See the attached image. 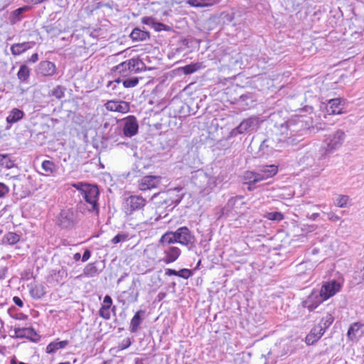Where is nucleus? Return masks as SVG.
Listing matches in <instances>:
<instances>
[{"mask_svg":"<svg viewBox=\"0 0 364 364\" xmlns=\"http://www.w3.org/2000/svg\"><path fill=\"white\" fill-rule=\"evenodd\" d=\"M80 198L83 200L77 204V210L81 213H85V209L90 213H94L95 215L99 214V189L97 186L92 185L87 186Z\"/></svg>","mask_w":364,"mask_h":364,"instance_id":"f257e3e1","label":"nucleus"},{"mask_svg":"<svg viewBox=\"0 0 364 364\" xmlns=\"http://www.w3.org/2000/svg\"><path fill=\"white\" fill-rule=\"evenodd\" d=\"M283 147L282 137H279L278 132H274L261 142L257 153V157L267 158L275 151H279Z\"/></svg>","mask_w":364,"mask_h":364,"instance_id":"f03ea898","label":"nucleus"},{"mask_svg":"<svg viewBox=\"0 0 364 364\" xmlns=\"http://www.w3.org/2000/svg\"><path fill=\"white\" fill-rule=\"evenodd\" d=\"M146 68L144 62L139 58H132L127 60L112 68V71L115 74L125 77L132 74L141 72Z\"/></svg>","mask_w":364,"mask_h":364,"instance_id":"7ed1b4c3","label":"nucleus"},{"mask_svg":"<svg viewBox=\"0 0 364 364\" xmlns=\"http://www.w3.org/2000/svg\"><path fill=\"white\" fill-rule=\"evenodd\" d=\"M77 223V213L73 208L63 209L58 216V225L63 229H73Z\"/></svg>","mask_w":364,"mask_h":364,"instance_id":"20e7f679","label":"nucleus"},{"mask_svg":"<svg viewBox=\"0 0 364 364\" xmlns=\"http://www.w3.org/2000/svg\"><path fill=\"white\" fill-rule=\"evenodd\" d=\"M174 232L177 243L187 247L189 250L195 247L196 237L186 226L178 228Z\"/></svg>","mask_w":364,"mask_h":364,"instance_id":"39448f33","label":"nucleus"},{"mask_svg":"<svg viewBox=\"0 0 364 364\" xmlns=\"http://www.w3.org/2000/svg\"><path fill=\"white\" fill-rule=\"evenodd\" d=\"M137 284H140L139 279H134L128 290L122 292L118 300L122 304L135 303L138 301L139 292L137 289Z\"/></svg>","mask_w":364,"mask_h":364,"instance_id":"423d86ee","label":"nucleus"},{"mask_svg":"<svg viewBox=\"0 0 364 364\" xmlns=\"http://www.w3.org/2000/svg\"><path fill=\"white\" fill-rule=\"evenodd\" d=\"M146 200L140 196L132 195L124 203V211L126 215H132L134 212L141 210L146 205Z\"/></svg>","mask_w":364,"mask_h":364,"instance_id":"0eeeda50","label":"nucleus"},{"mask_svg":"<svg viewBox=\"0 0 364 364\" xmlns=\"http://www.w3.org/2000/svg\"><path fill=\"white\" fill-rule=\"evenodd\" d=\"M258 123V120L255 117L245 119L237 127L232 129L230 136L234 137L238 134L253 132L257 129Z\"/></svg>","mask_w":364,"mask_h":364,"instance_id":"6e6552de","label":"nucleus"},{"mask_svg":"<svg viewBox=\"0 0 364 364\" xmlns=\"http://www.w3.org/2000/svg\"><path fill=\"white\" fill-rule=\"evenodd\" d=\"M345 139V133L341 129L336 130L335 132L329 134L325 142L326 144V151L332 152L338 149L343 144Z\"/></svg>","mask_w":364,"mask_h":364,"instance_id":"1a4fd4ad","label":"nucleus"},{"mask_svg":"<svg viewBox=\"0 0 364 364\" xmlns=\"http://www.w3.org/2000/svg\"><path fill=\"white\" fill-rule=\"evenodd\" d=\"M326 301L318 289L312 290L310 295L302 301V306L312 311L316 309L322 302Z\"/></svg>","mask_w":364,"mask_h":364,"instance_id":"9d476101","label":"nucleus"},{"mask_svg":"<svg viewBox=\"0 0 364 364\" xmlns=\"http://www.w3.org/2000/svg\"><path fill=\"white\" fill-rule=\"evenodd\" d=\"M122 132L125 136L132 137L136 135L139 129V124L136 117L129 115L122 119Z\"/></svg>","mask_w":364,"mask_h":364,"instance_id":"9b49d317","label":"nucleus"},{"mask_svg":"<svg viewBox=\"0 0 364 364\" xmlns=\"http://www.w3.org/2000/svg\"><path fill=\"white\" fill-rule=\"evenodd\" d=\"M161 182V177L159 176L148 175L142 177L138 181V188L141 191H147L157 188Z\"/></svg>","mask_w":364,"mask_h":364,"instance_id":"f8f14e48","label":"nucleus"},{"mask_svg":"<svg viewBox=\"0 0 364 364\" xmlns=\"http://www.w3.org/2000/svg\"><path fill=\"white\" fill-rule=\"evenodd\" d=\"M341 284L336 281L332 280L330 282H325L321 289L318 291L323 296V297L327 300L330 297L334 296L337 292H338L341 290Z\"/></svg>","mask_w":364,"mask_h":364,"instance_id":"ddd939ff","label":"nucleus"},{"mask_svg":"<svg viewBox=\"0 0 364 364\" xmlns=\"http://www.w3.org/2000/svg\"><path fill=\"white\" fill-rule=\"evenodd\" d=\"M56 72L55 65L48 60L41 61L37 66L36 73L38 76L50 77Z\"/></svg>","mask_w":364,"mask_h":364,"instance_id":"4468645a","label":"nucleus"},{"mask_svg":"<svg viewBox=\"0 0 364 364\" xmlns=\"http://www.w3.org/2000/svg\"><path fill=\"white\" fill-rule=\"evenodd\" d=\"M68 277V272L65 267H60L58 269H53L48 277V282L53 286L60 283H63Z\"/></svg>","mask_w":364,"mask_h":364,"instance_id":"2eb2a0df","label":"nucleus"},{"mask_svg":"<svg viewBox=\"0 0 364 364\" xmlns=\"http://www.w3.org/2000/svg\"><path fill=\"white\" fill-rule=\"evenodd\" d=\"M164 257L161 258V261L166 264H169L175 262L181 255V250L175 246H168L163 247Z\"/></svg>","mask_w":364,"mask_h":364,"instance_id":"dca6fc26","label":"nucleus"},{"mask_svg":"<svg viewBox=\"0 0 364 364\" xmlns=\"http://www.w3.org/2000/svg\"><path fill=\"white\" fill-rule=\"evenodd\" d=\"M107 110L120 113H127L130 109L129 103L125 101L110 100L105 104Z\"/></svg>","mask_w":364,"mask_h":364,"instance_id":"f3484780","label":"nucleus"},{"mask_svg":"<svg viewBox=\"0 0 364 364\" xmlns=\"http://www.w3.org/2000/svg\"><path fill=\"white\" fill-rule=\"evenodd\" d=\"M37 336L36 332L33 328H15L14 335L13 337L19 338H28L32 341H36L37 339L35 337Z\"/></svg>","mask_w":364,"mask_h":364,"instance_id":"a211bd4d","label":"nucleus"},{"mask_svg":"<svg viewBox=\"0 0 364 364\" xmlns=\"http://www.w3.org/2000/svg\"><path fill=\"white\" fill-rule=\"evenodd\" d=\"M343 104L340 98H335L328 100L326 109L328 114H340L343 113Z\"/></svg>","mask_w":364,"mask_h":364,"instance_id":"6ab92c4d","label":"nucleus"},{"mask_svg":"<svg viewBox=\"0 0 364 364\" xmlns=\"http://www.w3.org/2000/svg\"><path fill=\"white\" fill-rule=\"evenodd\" d=\"M324 332L321 327L316 326L306 336L305 342L308 346L314 345L321 338Z\"/></svg>","mask_w":364,"mask_h":364,"instance_id":"aec40b11","label":"nucleus"},{"mask_svg":"<svg viewBox=\"0 0 364 364\" xmlns=\"http://www.w3.org/2000/svg\"><path fill=\"white\" fill-rule=\"evenodd\" d=\"M364 333V325L356 322L350 325L348 328L347 336L351 341L357 340L361 337Z\"/></svg>","mask_w":364,"mask_h":364,"instance_id":"412c9836","label":"nucleus"},{"mask_svg":"<svg viewBox=\"0 0 364 364\" xmlns=\"http://www.w3.org/2000/svg\"><path fill=\"white\" fill-rule=\"evenodd\" d=\"M112 305V299L109 295H106L103 299V304L99 310V315L106 320L110 319V309Z\"/></svg>","mask_w":364,"mask_h":364,"instance_id":"4be33fe9","label":"nucleus"},{"mask_svg":"<svg viewBox=\"0 0 364 364\" xmlns=\"http://www.w3.org/2000/svg\"><path fill=\"white\" fill-rule=\"evenodd\" d=\"M31 9L29 6H23L13 11L9 17V21L11 25L16 24L23 18V14Z\"/></svg>","mask_w":364,"mask_h":364,"instance_id":"5701e85b","label":"nucleus"},{"mask_svg":"<svg viewBox=\"0 0 364 364\" xmlns=\"http://www.w3.org/2000/svg\"><path fill=\"white\" fill-rule=\"evenodd\" d=\"M182 188L177 187L173 189H168L165 193H166L167 196H168L171 200H173V203H174V205L171 207L169 210H172L174 207H176L179 203L181 201V200L183 198L184 194L181 193Z\"/></svg>","mask_w":364,"mask_h":364,"instance_id":"b1692460","label":"nucleus"},{"mask_svg":"<svg viewBox=\"0 0 364 364\" xmlns=\"http://www.w3.org/2000/svg\"><path fill=\"white\" fill-rule=\"evenodd\" d=\"M129 37L135 42L144 41L150 38V33L139 27H136L132 30Z\"/></svg>","mask_w":364,"mask_h":364,"instance_id":"393cba45","label":"nucleus"},{"mask_svg":"<svg viewBox=\"0 0 364 364\" xmlns=\"http://www.w3.org/2000/svg\"><path fill=\"white\" fill-rule=\"evenodd\" d=\"M42 28L51 37H57L62 32L60 24L58 21L53 23H48L43 26Z\"/></svg>","mask_w":364,"mask_h":364,"instance_id":"a878e982","label":"nucleus"},{"mask_svg":"<svg viewBox=\"0 0 364 364\" xmlns=\"http://www.w3.org/2000/svg\"><path fill=\"white\" fill-rule=\"evenodd\" d=\"M24 116L25 113L22 110L18 108H13L6 117V122L9 124H13L20 121Z\"/></svg>","mask_w":364,"mask_h":364,"instance_id":"bb28decb","label":"nucleus"},{"mask_svg":"<svg viewBox=\"0 0 364 364\" xmlns=\"http://www.w3.org/2000/svg\"><path fill=\"white\" fill-rule=\"evenodd\" d=\"M144 314V311L143 310H139L138 311H136L135 313L133 318L131 319L129 331L132 333H136L138 331L139 327L143 320L141 315Z\"/></svg>","mask_w":364,"mask_h":364,"instance_id":"cd10ccee","label":"nucleus"},{"mask_svg":"<svg viewBox=\"0 0 364 364\" xmlns=\"http://www.w3.org/2000/svg\"><path fill=\"white\" fill-rule=\"evenodd\" d=\"M265 179L271 178L278 172V168L275 165H262L258 167Z\"/></svg>","mask_w":364,"mask_h":364,"instance_id":"c85d7f7f","label":"nucleus"},{"mask_svg":"<svg viewBox=\"0 0 364 364\" xmlns=\"http://www.w3.org/2000/svg\"><path fill=\"white\" fill-rule=\"evenodd\" d=\"M159 243L163 247L171 246L172 244L177 243L174 231H168L164 233L161 237Z\"/></svg>","mask_w":364,"mask_h":364,"instance_id":"c756f323","label":"nucleus"},{"mask_svg":"<svg viewBox=\"0 0 364 364\" xmlns=\"http://www.w3.org/2000/svg\"><path fill=\"white\" fill-rule=\"evenodd\" d=\"M157 196H159L161 199V201L159 202V206L158 208H165L167 209L174 205V203H173V200L167 196L166 193L165 192L159 193L158 194H154L153 196V198H156Z\"/></svg>","mask_w":364,"mask_h":364,"instance_id":"7c9ffc66","label":"nucleus"},{"mask_svg":"<svg viewBox=\"0 0 364 364\" xmlns=\"http://www.w3.org/2000/svg\"><path fill=\"white\" fill-rule=\"evenodd\" d=\"M20 239V235L14 232H9L3 237L2 242L4 244L14 245L16 244Z\"/></svg>","mask_w":364,"mask_h":364,"instance_id":"2f4dec72","label":"nucleus"},{"mask_svg":"<svg viewBox=\"0 0 364 364\" xmlns=\"http://www.w3.org/2000/svg\"><path fill=\"white\" fill-rule=\"evenodd\" d=\"M30 74L31 69L26 65L23 64L20 66L17 77L21 82H28Z\"/></svg>","mask_w":364,"mask_h":364,"instance_id":"473e14b6","label":"nucleus"},{"mask_svg":"<svg viewBox=\"0 0 364 364\" xmlns=\"http://www.w3.org/2000/svg\"><path fill=\"white\" fill-rule=\"evenodd\" d=\"M68 343L69 342L68 341L52 342L47 346L46 353L50 354L53 353L59 349L65 348L68 345Z\"/></svg>","mask_w":364,"mask_h":364,"instance_id":"72a5a7b5","label":"nucleus"},{"mask_svg":"<svg viewBox=\"0 0 364 364\" xmlns=\"http://www.w3.org/2000/svg\"><path fill=\"white\" fill-rule=\"evenodd\" d=\"M291 126L292 123L289 122L281 124L279 127H277L274 132L279 133V137L284 138L286 136L289 135L291 131H293V129H291Z\"/></svg>","mask_w":364,"mask_h":364,"instance_id":"f704fd0d","label":"nucleus"},{"mask_svg":"<svg viewBox=\"0 0 364 364\" xmlns=\"http://www.w3.org/2000/svg\"><path fill=\"white\" fill-rule=\"evenodd\" d=\"M29 48L28 43H15L11 46V51L14 55H18Z\"/></svg>","mask_w":364,"mask_h":364,"instance_id":"c9c22d12","label":"nucleus"},{"mask_svg":"<svg viewBox=\"0 0 364 364\" xmlns=\"http://www.w3.org/2000/svg\"><path fill=\"white\" fill-rule=\"evenodd\" d=\"M30 294L32 298L39 299L46 294L45 287L43 285H36L30 290Z\"/></svg>","mask_w":364,"mask_h":364,"instance_id":"e433bc0d","label":"nucleus"},{"mask_svg":"<svg viewBox=\"0 0 364 364\" xmlns=\"http://www.w3.org/2000/svg\"><path fill=\"white\" fill-rule=\"evenodd\" d=\"M0 166L7 169L15 166L14 161L11 160L9 154H0Z\"/></svg>","mask_w":364,"mask_h":364,"instance_id":"4c0bfd02","label":"nucleus"},{"mask_svg":"<svg viewBox=\"0 0 364 364\" xmlns=\"http://www.w3.org/2000/svg\"><path fill=\"white\" fill-rule=\"evenodd\" d=\"M334 318L331 314H328L326 316L323 317L320 322L318 323V326H321L325 333L326 330L333 323Z\"/></svg>","mask_w":364,"mask_h":364,"instance_id":"58836bf2","label":"nucleus"},{"mask_svg":"<svg viewBox=\"0 0 364 364\" xmlns=\"http://www.w3.org/2000/svg\"><path fill=\"white\" fill-rule=\"evenodd\" d=\"M294 132V130L291 131V133L289 136H286L284 138L282 137V144L283 146L284 147L285 144L287 145H294L296 144L299 141H300V139L293 133Z\"/></svg>","mask_w":364,"mask_h":364,"instance_id":"ea45409f","label":"nucleus"},{"mask_svg":"<svg viewBox=\"0 0 364 364\" xmlns=\"http://www.w3.org/2000/svg\"><path fill=\"white\" fill-rule=\"evenodd\" d=\"M83 273L86 277H93L98 274V269L95 263H90L84 268Z\"/></svg>","mask_w":364,"mask_h":364,"instance_id":"a19ab883","label":"nucleus"},{"mask_svg":"<svg viewBox=\"0 0 364 364\" xmlns=\"http://www.w3.org/2000/svg\"><path fill=\"white\" fill-rule=\"evenodd\" d=\"M66 88L62 85H58L54 87L50 92V95L60 100L65 96Z\"/></svg>","mask_w":364,"mask_h":364,"instance_id":"79ce46f5","label":"nucleus"},{"mask_svg":"<svg viewBox=\"0 0 364 364\" xmlns=\"http://www.w3.org/2000/svg\"><path fill=\"white\" fill-rule=\"evenodd\" d=\"M123 85L126 88H131L136 86L139 83V78L137 77L127 78L123 80Z\"/></svg>","mask_w":364,"mask_h":364,"instance_id":"37998d69","label":"nucleus"},{"mask_svg":"<svg viewBox=\"0 0 364 364\" xmlns=\"http://www.w3.org/2000/svg\"><path fill=\"white\" fill-rule=\"evenodd\" d=\"M211 2H201L199 0H189V4L196 7H204V6H210L215 4V1L213 0H210Z\"/></svg>","mask_w":364,"mask_h":364,"instance_id":"c03bdc74","label":"nucleus"},{"mask_svg":"<svg viewBox=\"0 0 364 364\" xmlns=\"http://www.w3.org/2000/svg\"><path fill=\"white\" fill-rule=\"evenodd\" d=\"M198 68L199 65L198 64H189L181 68V70H183L184 74L189 75L198 70Z\"/></svg>","mask_w":364,"mask_h":364,"instance_id":"a18cd8bd","label":"nucleus"},{"mask_svg":"<svg viewBox=\"0 0 364 364\" xmlns=\"http://www.w3.org/2000/svg\"><path fill=\"white\" fill-rule=\"evenodd\" d=\"M266 218L268 220H271L281 221L282 220H283L284 216L281 213L275 211V212L267 213L266 214Z\"/></svg>","mask_w":364,"mask_h":364,"instance_id":"49530a36","label":"nucleus"},{"mask_svg":"<svg viewBox=\"0 0 364 364\" xmlns=\"http://www.w3.org/2000/svg\"><path fill=\"white\" fill-rule=\"evenodd\" d=\"M127 240H128V234L119 233L111 240V242L112 244H117L121 242H124Z\"/></svg>","mask_w":364,"mask_h":364,"instance_id":"de8ad7c7","label":"nucleus"},{"mask_svg":"<svg viewBox=\"0 0 364 364\" xmlns=\"http://www.w3.org/2000/svg\"><path fill=\"white\" fill-rule=\"evenodd\" d=\"M348 196L342 195L339 196L338 198L336 199V205L337 206L340 208H345L347 206L348 201Z\"/></svg>","mask_w":364,"mask_h":364,"instance_id":"09e8293b","label":"nucleus"},{"mask_svg":"<svg viewBox=\"0 0 364 364\" xmlns=\"http://www.w3.org/2000/svg\"><path fill=\"white\" fill-rule=\"evenodd\" d=\"M54 164L48 160L43 161L41 167L46 173H53L54 168Z\"/></svg>","mask_w":364,"mask_h":364,"instance_id":"8fccbe9b","label":"nucleus"},{"mask_svg":"<svg viewBox=\"0 0 364 364\" xmlns=\"http://www.w3.org/2000/svg\"><path fill=\"white\" fill-rule=\"evenodd\" d=\"M153 28L156 31H168L169 30V27L168 26H166L162 23L157 22L156 21L154 23Z\"/></svg>","mask_w":364,"mask_h":364,"instance_id":"3c124183","label":"nucleus"},{"mask_svg":"<svg viewBox=\"0 0 364 364\" xmlns=\"http://www.w3.org/2000/svg\"><path fill=\"white\" fill-rule=\"evenodd\" d=\"M156 19L151 16H144L141 18V23L145 25L150 26L153 28Z\"/></svg>","mask_w":364,"mask_h":364,"instance_id":"603ef678","label":"nucleus"},{"mask_svg":"<svg viewBox=\"0 0 364 364\" xmlns=\"http://www.w3.org/2000/svg\"><path fill=\"white\" fill-rule=\"evenodd\" d=\"M178 274L179 277L188 279L192 275V272L188 269H181V270L178 271Z\"/></svg>","mask_w":364,"mask_h":364,"instance_id":"864d4df0","label":"nucleus"},{"mask_svg":"<svg viewBox=\"0 0 364 364\" xmlns=\"http://www.w3.org/2000/svg\"><path fill=\"white\" fill-rule=\"evenodd\" d=\"M254 171H246L245 173V178L248 180L249 185H255V177Z\"/></svg>","mask_w":364,"mask_h":364,"instance_id":"5fc2aeb1","label":"nucleus"},{"mask_svg":"<svg viewBox=\"0 0 364 364\" xmlns=\"http://www.w3.org/2000/svg\"><path fill=\"white\" fill-rule=\"evenodd\" d=\"M92 185L83 183H74L73 186L75 188L80 192V196L82 195V192H83L87 186H91Z\"/></svg>","mask_w":364,"mask_h":364,"instance_id":"6e6d98bb","label":"nucleus"},{"mask_svg":"<svg viewBox=\"0 0 364 364\" xmlns=\"http://www.w3.org/2000/svg\"><path fill=\"white\" fill-rule=\"evenodd\" d=\"M9 192V188L4 183H0V198L4 197Z\"/></svg>","mask_w":364,"mask_h":364,"instance_id":"4d7b16f0","label":"nucleus"},{"mask_svg":"<svg viewBox=\"0 0 364 364\" xmlns=\"http://www.w3.org/2000/svg\"><path fill=\"white\" fill-rule=\"evenodd\" d=\"M358 269L360 271H357L358 277L361 278L362 281H364V262H361L359 266H358Z\"/></svg>","mask_w":364,"mask_h":364,"instance_id":"13d9d810","label":"nucleus"},{"mask_svg":"<svg viewBox=\"0 0 364 364\" xmlns=\"http://www.w3.org/2000/svg\"><path fill=\"white\" fill-rule=\"evenodd\" d=\"M254 177H255V184L260 182L262 181L266 180L264 177L263 176L261 171L258 170V172H254Z\"/></svg>","mask_w":364,"mask_h":364,"instance_id":"bf43d9fd","label":"nucleus"},{"mask_svg":"<svg viewBox=\"0 0 364 364\" xmlns=\"http://www.w3.org/2000/svg\"><path fill=\"white\" fill-rule=\"evenodd\" d=\"M13 301L14 303L19 306V307H23V301L21 299V298H19L18 296H14L13 297Z\"/></svg>","mask_w":364,"mask_h":364,"instance_id":"052dcab7","label":"nucleus"},{"mask_svg":"<svg viewBox=\"0 0 364 364\" xmlns=\"http://www.w3.org/2000/svg\"><path fill=\"white\" fill-rule=\"evenodd\" d=\"M91 256V252L86 249L83 253V255L82 257V262H86L87 260H88L90 259Z\"/></svg>","mask_w":364,"mask_h":364,"instance_id":"680f3d73","label":"nucleus"},{"mask_svg":"<svg viewBox=\"0 0 364 364\" xmlns=\"http://www.w3.org/2000/svg\"><path fill=\"white\" fill-rule=\"evenodd\" d=\"M165 274L168 275V276L175 275V276H178V277L179 275L178 271H176V270L172 269H166V272H165Z\"/></svg>","mask_w":364,"mask_h":364,"instance_id":"e2e57ef3","label":"nucleus"},{"mask_svg":"<svg viewBox=\"0 0 364 364\" xmlns=\"http://www.w3.org/2000/svg\"><path fill=\"white\" fill-rule=\"evenodd\" d=\"M123 80H122L119 77L114 80V81H109L108 85H107V87H110V86H112V89H115L116 87V84H119L121 82H122Z\"/></svg>","mask_w":364,"mask_h":364,"instance_id":"0e129e2a","label":"nucleus"},{"mask_svg":"<svg viewBox=\"0 0 364 364\" xmlns=\"http://www.w3.org/2000/svg\"><path fill=\"white\" fill-rule=\"evenodd\" d=\"M38 53H33L28 60L31 63H35L38 60Z\"/></svg>","mask_w":364,"mask_h":364,"instance_id":"69168bd1","label":"nucleus"},{"mask_svg":"<svg viewBox=\"0 0 364 364\" xmlns=\"http://www.w3.org/2000/svg\"><path fill=\"white\" fill-rule=\"evenodd\" d=\"M329 219L333 220L334 221L338 220L340 218L337 215H336L334 213H329L328 214Z\"/></svg>","mask_w":364,"mask_h":364,"instance_id":"338daca9","label":"nucleus"},{"mask_svg":"<svg viewBox=\"0 0 364 364\" xmlns=\"http://www.w3.org/2000/svg\"><path fill=\"white\" fill-rule=\"evenodd\" d=\"M6 271V268H4L1 271H0V279H4L5 278Z\"/></svg>","mask_w":364,"mask_h":364,"instance_id":"774afa93","label":"nucleus"}]
</instances>
